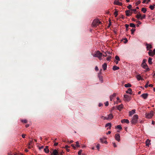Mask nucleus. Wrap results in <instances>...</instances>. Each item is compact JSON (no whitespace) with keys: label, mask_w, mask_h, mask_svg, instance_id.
<instances>
[{"label":"nucleus","mask_w":155,"mask_h":155,"mask_svg":"<svg viewBox=\"0 0 155 155\" xmlns=\"http://www.w3.org/2000/svg\"><path fill=\"white\" fill-rule=\"evenodd\" d=\"M102 53L100 52L99 51H95L93 54L92 55L94 57H97L100 60H101Z\"/></svg>","instance_id":"f257e3e1"},{"label":"nucleus","mask_w":155,"mask_h":155,"mask_svg":"<svg viewBox=\"0 0 155 155\" xmlns=\"http://www.w3.org/2000/svg\"><path fill=\"white\" fill-rule=\"evenodd\" d=\"M138 118V115L137 114L134 115L132 117L131 122L132 124H136L137 122Z\"/></svg>","instance_id":"f03ea898"},{"label":"nucleus","mask_w":155,"mask_h":155,"mask_svg":"<svg viewBox=\"0 0 155 155\" xmlns=\"http://www.w3.org/2000/svg\"><path fill=\"white\" fill-rule=\"evenodd\" d=\"M153 111H151L150 112L146 113L145 117L148 119L151 118L153 115Z\"/></svg>","instance_id":"7ed1b4c3"},{"label":"nucleus","mask_w":155,"mask_h":155,"mask_svg":"<svg viewBox=\"0 0 155 155\" xmlns=\"http://www.w3.org/2000/svg\"><path fill=\"white\" fill-rule=\"evenodd\" d=\"M101 22L98 19H95L94 20L92 23V25L94 27H96Z\"/></svg>","instance_id":"20e7f679"},{"label":"nucleus","mask_w":155,"mask_h":155,"mask_svg":"<svg viewBox=\"0 0 155 155\" xmlns=\"http://www.w3.org/2000/svg\"><path fill=\"white\" fill-rule=\"evenodd\" d=\"M124 97L125 99V100L128 101H130L131 99V97L127 94H124Z\"/></svg>","instance_id":"39448f33"},{"label":"nucleus","mask_w":155,"mask_h":155,"mask_svg":"<svg viewBox=\"0 0 155 155\" xmlns=\"http://www.w3.org/2000/svg\"><path fill=\"white\" fill-rule=\"evenodd\" d=\"M141 66L143 68L145 69L147 71H148L149 70V69L146 64H142Z\"/></svg>","instance_id":"423d86ee"},{"label":"nucleus","mask_w":155,"mask_h":155,"mask_svg":"<svg viewBox=\"0 0 155 155\" xmlns=\"http://www.w3.org/2000/svg\"><path fill=\"white\" fill-rule=\"evenodd\" d=\"M120 137L119 134H117L115 135V139L118 142L120 141Z\"/></svg>","instance_id":"0eeeda50"},{"label":"nucleus","mask_w":155,"mask_h":155,"mask_svg":"<svg viewBox=\"0 0 155 155\" xmlns=\"http://www.w3.org/2000/svg\"><path fill=\"white\" fill-rule=\"evenodd\" d=\"M126 15L127 16L131 15L132 14V12L131 10L126 11H125Z\"/></svg>","instance_id":"6e6552de"},{"label":"nucleus","mask_w":155,"mask_h":155,"mask_svg":"<svg viewBox=\"0 0 155 155\" xmlns=\"http://www.w3.org/2000/svg\"><path fill=\"white\" fill-rule=\"evenodd\" d=\"M102 70L101 69L100 70V72L98 74V76L100 80L102 82L103 81V78L100 75L101 74V71H102Z\"/></svg>","instance_id":"1a4fd4ad"},{"label":"nucleus","mask_w":155,"mask_h":155,"mask_svg":"<svg viewBox=\"0 0 155 155\" xmlns=\"http://www.w3.org/2000/svg\"><path fill=\"white\" fill-rule=\"evenodd\" d=\"M106 138L104 137L101 138L100 139L101 142L102 143H104L106 144L107 143V142L106 140Z\"/></svg>","instance_id":"9d476101"},{"label":"nucleus","mask_w":155,"mask_h":155,"mask_svg":"<svg viewBox=\"0 0 155 155\" xmlns=\"http://www.w3.org/2000/svg\"><path fill=\"white\" fill-rule=\"evenodd\" d=\"M114 4L120 6L121 5H122L121 2H119L118 0H115L114 2Z\"/></svg>","instance_id":"9b49d317"},{"label":"nucleus","mask_w":155,"mask_h":155,"mask_svg":"<svg viewBox=\"0 0 155 155\" xmlns=\"http://www.w3.org/2000/svg\"><path fill=\"white\" fill-rule=\"evenodd\" d=\"M136 78L137 80L138 81L143 80V79L141 77L140 75L138 74L136 76Z\"/></svg>","instance_id":"f8f14e48"},{"label":"nucleus","mask_w":155,"mask_h":155,"mask_svg":"<svg viewBox=\"0 0 155 155\" xmlns=\"http://www.w3.org/2000/svg\"><path fill=\"white\" fill-rule=\"evenodd\" d=\"M135 113V110L134 109L132 110L131 111H129V115L130 116H132Z\"/></svg>","instance_id":"ddd939ff"},{"label":"nucleus","mask_w":155,"mask_h":155,"mask_svg":"<svg viewBox=\"0 0 155 155\" xmlns=\"http://www.w3.org/2000/svg\"><path fill=\"white\" fill-rule=\"evenodd\" d=\"M148 94L147 93L143 94L141 95V97L144 99H146L148 97Z\"/></svg>","instance_id":"4468645a"},{"label":"nucleus","mask_w":155,"mask_h":155,"mask_svg":"<svg viewBox=\"0 0 155 155\" xmlns=\"http://www.w3.org/2000/svg\"><path fill=\"white\" fill-rule=\"evenodd\" d=\"M121 122L122 123H126L127 124H128L129 123V120L128 119H124L122 120H121Z\"/></svg>","instance_id":"2eb2a0df"},{"label":"nucleus","mask_w":155,"mask_h":155,"mask_svg":"<svg viewBox=\"0 0 155 155\" xmlns=\"http://www.w3.org/2000/svg\"><path fill=\"white\" fill-rule=\"evenodd\" d=\"M126 92L127 94H131L132 92V90L131 88H129L128 89V90L126 91Z\"/></svg>","instance_id":"dca6fc26"},{"label":"nucleus","mask_w":155,"mask_h":155,"mask_svg":"<svg viewBox=\"0 0 155 155\" xmlns=\"http://www.w3.org/2000/svg\"><path fill=\"white\" fill-rule=\"evenodd\" d=\"M113 117V115L112 114H110L108 115V117H107V120L111 119H112Z\"/></svg>","instance_id":"f3484780"},{"label":"nucleus","mask_w":155,"mask_h":155,"mask_svg":"<svg viewBox=\"0 0 155 155\" xmlns=\"http://www.w3.org/2000/svg\"><path fill=\"white\" fill-rule=\"evenodd\" d=\"M52 154L53 155H59L58 151L56 150H54L53 151V153L51 155H52Z\"/></svg>","instance_id":"a211bd4d"},{"label":"nucleus","mask_w":155,"mask_h":155,"mask_svg":"<svg viewBox=\"0 0 155 155\" xmlns=\"http://www.w3.org/2000/svg\"><path fill=\"white\" fill-rule=\"evenodd\" d=\"M150 140L147 139L146 141V145L149 146V145L150 144Z\"/></svg>","instance_id":"6ab92c4d"},{"label":"nucleus","mask_w":155,"mask_h":155,"mask_svg":"<svg viewBox=\"0 0 155 155\" xmlns=\"http://www.w3.org/2000/svg\"><path fill=\"white\" fill-rule=\"evenodd\" d=\"M149 55L151 56H153L154 55L153 52L151 50H150L148 52Z\"/></svg>","instance_id":"aec40b11"},{"label":"nucleus","mask_w":155,"mask_h":155,"mask_svg":"<svg viewBox=\"0 0 155 155\" xmlns=\"http://www.w3.org/2000/svg\"><path fill=\"white\" fill-rule=\"evenodd\" d=\"M105 127H109V129H111V124L110 123H107Z\"/></svg>","instance_id":"412c9836"},{"label":"nucleus","mask_w":155,"mask_h":155,"mask_svg":"<svg viewBox=\"0 0 155 155\" xmlns=\"http://www.w3.org/2000/svg\"><path fill=\"white\" fill-rule=\"evenodd\" d=\"M123 104H120L117 106L118 109L120 111L123 108Z\"/></svg>","instance_id":"4be33fe9"},{"label":"nucleus","mask_w":155,"mask_h":155,"mask_svg":"<svg viewBox=\"0 0 155 155\" xmlns=\"http://www.w3.org/2000/svg\"><path fill=\"white\" fill-rule=\"evenodd\" d=\"M44 150L46 153H48L49 151V150L48 149V147L47 146H46L44 149Z\"/></svg>","instance_id":"5701e85b"},{"label":"nucleus","mask_w":155,"mask_h":155,"mask_svg":"<svg viewBox=\"0 0 155 155\" xmlns=\"http://www.w3.org/2000/svg\"><path fill=\"white\" fill-rule=\"evenodd\" d=\"M102 68L104 70H105L107 69V64L106 63H104L102 65Z\"/></svg>","instance_id":"b1692460"},{"label":"nucleus","mask_w":155,"mask_h":155,"mask_svg":"<svg viewBox=\"0 0 155 155\" xmlns=\"http://www.w3.org/2000/svg\"><path fill=\"white\" fill-rule=\"evenodd\" d=\"M136 17L138 19H141V15L139 13L136 16Z\"/></svg>","instance_id":"393cba45"},{"label":"nucleus","mask_w":155,"mask_h":155,"mask_svg":"<svg viewBox=\"0 0 155 155\" xmlns=\"http://www.w3.org/2000/svg\"><path fill=\"white\" fill-rule=\"evenodd\" d=\"M119 69V68L117 66H114L113 68V69L114 71H116Z\"/></svg>","instance_id":"a878e982"},{"label":"nucleus","mask_w":155,"mask_h":155,"mask_svg":"<svg viewBox=\"0 0 155 155\" xmlns=\"http://www.w3.org/2000/svg\"><path fill=\"white\" fill-rule=\"evenodd\" d=\"M147 48V50H149V49H150L152 48L151 45L150 44H146Z\"/></svg>","instance_id":"bb28decb"},{"label":"nucleus","mask_w":155,"mask_h":155,"mask_svg":"<svg viewBox=\"0 0 155 155\" xmlns=\"http://www.w3.org/2000/svg\"><path fill=\"white\" fill-rule=\"evenodd\" d=\"M124 87H131V85L129 83H128L127 84H125L124 85Z\"/></svg>","instance_id":"cd10ccee"},{"label":"nucleus","mask_w":155,"mask_h":155,"mask_svg":"<svg viewBox=\"0 0 155 155\" xmlns=\"http://www.w3.org/2000/svg\"><path fill=\"white\" fill-rule=\"evenodd\" d=\"M152 59L151 58L149 57V58L148 62L149 64H152Z\"/></svg>","instance_id":"c85d7f7f"},{"label":"nucleus","mask_w":155,"mask_h":155,"mask_svg":"<svg viewBox=\"0 0 155 155\" xmlns=\"http://www.w3.org/2000/svg\"><path fill=\"white\" fill-rule=\"evenodd\" d=\"M141 11L143 13H145L147 12V9L144 8H143L141 9Z\"/></svg>","instance_id":"c756f323"},{"label":"nucleus","mask_w":155,"mask_h":155,"mask_svg":"<svg viewBox=\"0 0 155 155\" xmlns=\"http://www.w3.org/2000/svg\"><path fill=\"white\" fill-rule=\"evenodd\" d=\"M155 6V5L154 4L153 5H150L149 8L151 10H153L154 9Z\"/></svg>","instance_id":"7c9ffc66"},{"label":"nucleus","mask_w":155,"mask_h":155,"mask_svg":"<svg viewBox=\"0 0 155 155\" xmlns=\"http://www.w3.org/2000/svg\"><path fill=\"white\" fill-rule=\"evenodd\" d=\"M130 26L131 27L135 28V24L132 23H130Z\"/></svg>","instance_id":"2f4dec72"},{"label":"nucleus","mask_w":155,"mask_h":155,"mask_svg":"<svg viewBox=\"0 0 155 155\" xmlns=\"http://www.w3.org/2000/svg\"><path fill=\"white\" fill-rule=\"evenodd\" d=\"M115 59H116V60H117V61H120V58H119V57L118 56H116L115 57Z\"/></svg>","instance_id":"473e14b6"},{"label":"nucleus","mask_w":155,"mask_h":155,"mask_svg":"<svg viewBox=\"0 0 155 155\" xmlns=\"http://www.w3.org/2000/svg\"><path fill=\"white\" fill-rule=\"evenodd\" d=\"M101 118L104 120H107V117H105L103 116H101Z\"/></svg>","instance_id":"72a5a7b5"},{"label":"nucleus","mask_w":155,"mask_h":155,"mask_svg":"<svg viewBox=\"0 0 155 155\" xmlns=\"http://www.w3.org/2000/svg\"><path fill=\"white\" fill-rule=\"evenodd\" d=\"M117 128L118 129H120V130L121 129H122V128L121 127V126L120 125H118L117 126Z\"/></svg>","instance_id":"f704fd0d"},{"label":"nucleus","mask_w":155,"mask_h":155,"mask_svg":"<svg viewBox=\"0 0 155 155\" xmlns=\"http://www.w3.org/2000/svg\"><path fill=\"white\" fill-rule=\"evenodd\" d=\"M135 31V29H132L131 30V34H133L134 31Z\"/></svg>","instance_id":"c9c22d12"},{"label":"nucleus","mask_w":155,"mask_h":155,"mask_svg":"<svg viewBox=\"0 0 155 155\" xmlns=\"http://www.w3.org/2000/svg\"><path fill=\"white\" fill-rule=\"evenodd\" d=\"M96 147L97 150H99L100 149V144H98L96 146Z\"/></svg>","instance_id":"e433bc0d"},{"label":"nucleus","mask_w":155,"mask_h":155,"mask_svg":"<svg viewBox=\"0 0 155 155\" xmlns=\"http://www.w3.org/2000/svg\"><path fill=\"white\" fill-rule=\"evenodd\" d=\"M114 15L115 17L117 16L118 15V12L117 11H116L114 12Z\"/></svg>","instance_id":"4c0bfd02"},{"label":"nucleus","mask_w":155,"mask_h":155,"mask_svg":"<svg viewBox=\"0 0 155 155\" xmlns=\"http://www.w3.org/2000/svg\"><path fill=\"white\" fill-rule=\"evenodd\" d=\"M111 58V56H108L107 57V60L108 61H110Z\"/></svg>","instance_id":"58836bf2"},{"label":"nucleus","mask_w":155,"mask_h":155,"mask_svg":"<svg viewBox=\"0 0 155 155\" xmlns=\"http://www.w3.org/2000/svg\"><path fill=\"white\" fill-rule=\"evenodd\" d=\"M113 97H114L113 95H111L110 96V100L111 101H112V100Z\"/></svg>","instance_id":"ea45409f"},{"label":"nucleus","mask_w":155,"mask_h":155,"mask_svg":"<svg viewBox=\"0 0 155 155\" xmlns=\"http://www.w3.org/2000/svg\"><path fill=\"white\" fill-rule=\"evenodd\" d=\"M149 83V81L147 82V83L146 84V85L144 86L145 87L147 88L148 86L149 85H148V84Z\"/></svg>","instance_id":"a19ab883"},{"label":"nucleus","mask_w":155,"mask_h":155,"mask_svg":"<svg viewBox=\"0 0 155 155\" xmlns=\"http://www.w3.org/2000/svg\"><path fill=\"white\" fill-rule=\"evenodd\" d=\"M146 60L145 59H144L143 60L142 63V64H146Z\"/></svg>","instance_id":"79ce46f5"},{"label":"nucleus","mask_w":155,"mask_h":155,"mask_svg":"<svg viewBox=\"0 0 155 155\" xmlns=\"http://www.w3.org/2000/svg\"><path fill=\"white\" fill-rule=\"evenodd\" d=\"M76 147H80V145H79V142H78V141H77L76 142Z\"/></svg>","instance_id":"37998d69"},{"label":"nucleus","mask_w":155,"mask_h":155,"mask_svg":"<svg viewBox=\"0 0 155 155\" xmlns=\"http://www.w3.org/2000/svg\"><path fill=\"white\" fill-rule=\"evenodd\" d=\"M146 15H141V19L145 18Z\"/></svg>","instance_id":"c03bdc74"},{"label":"nucleus","mask_w":155,"mask_h":155,"mask_svg":"<svg viewBox=\"0 0 155 155\" xmlns=\"http://www.w3.org/2000/svg\"><path fill=\"white\" fill-rule=\"evenodd\" d=\"M82 152V150H80V151H79L78 152V154L79 155H81V153Z\"/></svg>","instance_id":"a18cd8bd"},{"label":"nucleus","mask_w":155,"mask_h":155,"mask_svg":"<svg viewBox=\"0 0 155 155\" xmlns=\"http://www.w3.org/2000/svg\"><path fill=\"white\" fill-rule=\"evenodd\" d=\"M112 144H113V146H114V147H117V146L116 144V143H115L113 142V143H112Z\"/></svg>","instance_id":"49530a36"},{"label":"nucleus","mask_w":155,"mask_h":155,"mask_svg":"<svg viewBox=\"0 0 155 155\" xmlns=\"http://www.w3.org/2000/svg\"><path fill=\"white\" fill-rule=\"evenodd\" d=\"M140 1H137L136 3V5H138L139 4H140Z\"/></svg>","instance_id":"de8ad7c7"},{"label":"nucleus","mask_w":155,"mask_h":155,"mask_svg":"<svg viewBox=\"0 0 155 155\" xmlns=\"http://www.w3.org/2000/svg\"><path fill=\"white\" fill-rule=\"evenodd\" d=\"M21 121L25 123L27 122V121L26 120H22Z\"/></svg>","instance_id":"09e8293b"},{"label":"nucleus","mask_w":155,"mask_h":155,"mask_svg":"<svg viewBox=\"0 0 155 155\" xmlns=\"http://www.w3.org/2000/svg\"><path fill=\"white\" fill-rule=\"evenodd\" d=\"M108 101H107L105 103V106H107L108 105Z\"/></svg>","instance_id":"8fccbe9b"},{"label":"nucleus","mask_w":155,"mask_h":155,"mask_svg":"<svg viewBox=\"0 0 155 155\" xmlns=\"http://www.w3.org/2000/svg\"><path fill=\"white\" fill-rule=\"evenodd\" d=\"M132 7V6L131 5H130L127 6V8L128 9H130Z\"/></svg>","instance_id":"3c124183"},{"label":"nucleus","mask_w":155,"mask_h":155,"mask_svg":"<svg viewBox=\"0 0 155 155\" xmlns=\"http://www.w3.org/2000/svg\"><path fill=\"white\" fill-rule=\"evenodd\" d=\"M95 70L96 71H97L98 70V68L96 66L95 67Z\"/></svg>","instance_id":"603ef678"},{"label":"nucleus","mask_w":155,"mask_h":155,"mask_svg":"<svg viewBox=\"0 0 155 155\" xmlns=\"http://www.w3.org/2000/svg\"><path fill=\"white\" fill-rule=\"evenodd\" d=\"M132 12L133 11L135 12L136 11V9H132L130 10Z\"/></svg>","instance_id":"864d4df0"},{"label":"nucleus","mask_w":155,"mask_h":155,"mask_svg":"<svg viewBox=\"0 0 155 155\" xmlns=\"http://www.w3.org/2000/svg\"><path fill=\"white\" fill-rule=\"evenodd\" d=\"M117 61V60H115L114 61V62H115V63H116V64H117L118 63V61Z\"/></svg>","instance_id":"5fc2aeb1"},{"label":"nucleus","mask_w":155,"mask_h":155,"mask_svg":"<svg viewBox=\"0 0 155 155\" xmlns=\"http://www.w3.org/2000/svg\"><path fill=\"white\" fill-rule=\"evenodd\" d=\"M25 134H22V137L23 138H25Z\"/></svg>","instance_id":"6e6d98bb"},{"label":"nucleus","mask_w":155,"mask_h":155,"mask_svg":"<svg viewBox=\"0 0 155 155\" xmlns=\"http://www.w3.org/2000/svg\"><path fill=\"white\" fill-rule=\"evenodd\" d=\"M43 148V146H41L40 147H39V150H41V149H42Z\"/></svg>","instance_id":"4d7b16f0"},{"label":"nucleus","mask_w":155,"mask_h":155,"mask_svg":"<svg viewBox=\"0 0 155 155\" xmlns=\"http://www.w3.org/2000/svg\"><path fill=\"white\" fill-rule=\"evenodd\" d=\"M71 146H72L73 147V148H74L75 149V146H74V144H72L71 145Z\"/></svg>","instance_id":"13d9d810"},{"label":"nucleus","mask_w":155,"mask_h":155,"mask_svg":"<svg viewBox=\"0 0 155 155\" xmlns=\"http://www.w3.org/2000/svg\"><path fill=\"white\" fill-rule=\"evenodd\" d=\"M111 133V132L110 131H108L107 133H106L107 134H110Z\"/></svg>","instance_id":"bf43d9fd"},{"label":"nucleus","mask_w":155,"mask_h":155,"mask_svg":"<svg viewBox=\"0 0 155 155\" xmlns=\"http://www.w3.org/2000/svg\"><path fill=\"white\" fill-rule=\"evenodd\" d=\"M58 144V143H54V146H56Z\"/></svg>","instance_id":"052dcab7"},{"label":"nucleus","mask_w":155,"mask_h":155,"mask_svg":"<svg viewBox=\"0 0 155 155\" xmlns=\"http://www.w3.org/2000/svg\"><path fill=\"white\" fill-rule=\"evenodd\" d=\"M102 104H101V103H99V107H101V106H102Z\"/></svg>","instance_id":"680f3d73"},{"label":"nucleus","mask_w":155,"mask_h":155,"mask_svg":"<svg viewBox=\"0 0 155 155\" xmlns=\"http://www.w3.org/2000/svg\"><path fill=\"white\" fill-rule=\"evenodd\" d=\"M148 86L150 87H152L153 86V85L152 84H150L148 85Z\"/></svg>","instance_id":"e2e57ef3"},{"label":"nucleus","mask_w":155,"mask_h":155,"mask_svg":"<svg viewBox=\"0 0 155 155\" xmlns=\"http://www.w3.org/2000/svg\"><path fill=\"white\" fill-rule=\"evenodd\" d=\"M143 3H147V0H144L143 1Z\"/></svg>","instance_id":"0e129e2a"},{"label":"nucleus","mask_w":155,"mask_h":155,"mask_svg":"<svg viewBox=\"0 0 155 155\" xmlns=\"http://www.w3.org/2000/svg\"><path fill=\"white\" fill-rule=\"evenodd\" d=\"M125 41H124V43H126L127 42V40L126 39H125Z\"/></svg>","instance_id":"69168bd1"},{"label":"nucleus","mask_w":155,"mask_h":155,"mask_svg":"<svg viewBox=\"0 0 155 155\" xmlns=\"http://www.w3.org/2000/svg\"><path fill=\"white\" fill-rule=\"evenodd\" d=\"M137 22L138 23V24L139 25H140L141 24V22L140 21H138Z\"/></svg>","instance_id":"338daca9"},{"label":"nucleus","mask_w":155,"mask_h":155,"mask_svg":"<svg viewBox=\"0 0 155 155\" xmlns=\"http://www.w3.org/2000/svg\"><path fill=\"white\" fill-rule=\"evenodd\" d=\"M153 52L154 54H155V49L153 50Z\"/></svg>","instance_id":"774afa93"}]
</instances>
